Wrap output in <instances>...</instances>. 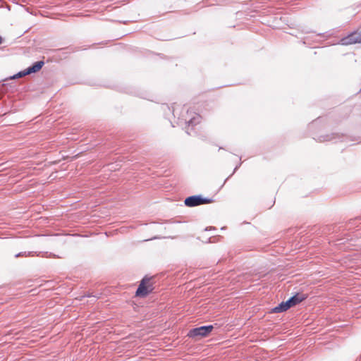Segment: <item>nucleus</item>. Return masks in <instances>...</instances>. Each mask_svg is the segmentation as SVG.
Listing matches in <instances>:
<instances>
[{"instance_id": "f257e3e1", "label": "nucleus", "mask_w": 361, "mask_h": 361, "mask_svg": "<svg viewBox=\"0 0 361 361\" xmlns=\"http://www.w3.org/2000/svg\"><path fill=\"white\" fill-rule=\"evenodd\" d=\"M152 279L153 276H149L148 275L143 276V278L140 281V283L135 291L136 297L145 298L153 293L154 286L153 282L152 281Z\"/></svg>"}, {"instance_id": "f03ea898", "label": "nucleus", "mask_w": 361, "mask_h": 361, "mask_svg": "<svg viewBox=\"0 0 361 361\" xmlns=\"http://www.w3.org/2000/svg\"><path fill=\"white\" fill-rule=\"evenodd\" d=\"M214 329V326L212 324L195 327L189 330L187 336L192 339L199 340L209 336Z\"/></svg>"}, {"instance_id": "7ed1b4c3", "label": "nucleus", "mask_w": 361, "mask_h": 361, "mask_svg": "<svg viewBox=\"0 0 361 361\" xmlns=\"http://www.w3.org/2000/svg\"><path fill=\"white\" fill-rule=\"evenodd\" d=\"M343 226L338 224L327 225L322 229V233L324 235H332L331 238L334 240L340 242V244L343 243V239L340 238L339 232L341 231Z\"/></svg>"}, {"instance_id": "20e7f679", "label": "nucleus", "mask_w": 361, "mask_h": 361, "mask_svg": "<svg viewBox=\"0 0 361 361\" xmlns=\"http://www.w3.org/2000/svg\"><path fill=\"white\" fill-rule=\"evenodd\" d=\"M361 43V30H356L340 40L342 45H350Z\"/></svg>"}, {"instance_id": "39448f33", "label": "nucleus", "mask_w": 361, "mask_h": 361, "mask_svg": "<svg viewBox=\"0 0 361 361\" xmlns=\"http://www.w3.org/2000/svg\"><path fill=\"white\" fill-rule=\"evenodd\" d=\"M312 183V182H300L298 186L300 190L298 195L301 197H306L313 192L315 189L313 188Z\"/></svg>"}, {"instance_id": "423d86ee", "label": "nucleus", "mask_w": 361, "mask_h": 361, "mask_svg": "<svg viewBox=\"0 0 361 361\" xmlns=\"http://www.w3.org/2000/svg\"><path fill=\"white\" fill-rule=\"evenodd\" d=\"M308 295L301 293H295L293 295L290 297L287 302L290 305V308L300 304L301 302L305 300Z\"/></svg>"}, {"instance_id": "0eeeda50", "label": "nucleus", "mask_w": 361, "mask_h": 361, "mask_svg": "<svg viewBox=\"0 0 361 361\" xmlns=\"http://www.w3.org/2000/svg\"><path fill=\"white\" fill-rule=\"evenodd\" d=\"M202 195H194L187 197L184 200V204L188 207H194L201 205Z\"/></svg>"}, {"instance_id": "6e6552de", "label": "nucleus", "mask_w": 361, "mask_h": 361, "mask_svg": "<svg viewBox=\"0 0 361 361\" xmlns=\"http://www.w3.org/2000/svg\"><path fill=\"white\" fill-rule=\"evenodd\" d=\"M288 309H290V305H288L287 300L282 301L278 305L273 307L271 310L270 312L271 313H280V312H283L288 310Z\"/></svg>"}, {"instance_id": "1a4fd4ad", "label": "nucleus", "mask_w": 361, "mask_h": 361, "mask_svg": "<svg viewBox=\"0 0 361 361\" xmlns=\"http://www.w3.org/2000/svg\"><path fill=\"white\" fill-rule=\"evenodd\" d=\"M44 61H40L35 63L32 66H30L25 70V73H32L39 71L43 66Z\"/></svg>"}, {"instance_id": "9d476101", "label": "nucleus", "mask_w": 361, "mask_h": 361, "mask_svg": "<svg viewBox=\"0 0 361 361\" xmlns=\"http://www.w3.org/2000/svg\"><path fill=\"white\" fill-rule=\"evenodd\" d=\"M35 252H20L15 255V257H32L35 255Z\"/></svg>"}, {"instance_id": "9b49d317", "label": "nucleus", "mask_w": 361, "mask_h": 361, "mask_svg": "<svg viewBox=\"0 0 361 361\" xmlns=\"http://www.w3.org/2000/svg\"><path fill=\"white\" fill-rule=\"evenodd\" d=\"M94 298L96 299H98L99 298V296L93 295L92 293H85L82 295L77 298V299L79 300L80 301H82L83 300V298Z\"/></svg>"}, {"instance_id": "f8f14e48", "label": "nucleus", "mask_w": 361, "mask_h": 361, "mask_svg": "<svg viewBox=\"0 0 361 361\" xmlns=\"http://www.w3.org/2000/svg\"><path fill=\"white\" fill-rule=\"evenodd\" d=\"M361 223V216H357L355 219H350L348 221V224H350L352 226L357 225V224Z\"/></svg>"}, {"instance_id": "ddd939ff", "label": "nucleus", "mask_w": 361, "mask_h": 361, "mask_svg": "<svg viewBox=\"0 0 361 361\" xmlns=\"http://www.w3.org/2000/svg\"><path fill=\"white\" fill-rule=\"evenodd\" d=\"M214 200L209 197H205L202 195L201 205L207 204L214 202Z\"/></svg>"}, {"instance_id": "4468645a", "label": "nucleus", "mask_w": 361, "mask_h": 361, "mask_svg": "<svg viewBox=\"0 0 361 361\" xmlns=\"http://www.w3.org/2000/svg\"><path fill=\"white\" fill-rule=\"evenodd\" d=\"M200 116L194 117L189 121L188 123H189V125H192V126L195 125L196 123L200 122Z\"/></svg>"}, {"instance_id": "2eb2a0df", "label": "nucleus", "mask_w": 361, "mask_h": 361, "mask_svg": "<svg viewBox=\"0 0 361 361\" xmlns=\"http://www.w3.org/2000/svg\"><path fill=\"white\" fill-rule=\"evenodd\" d=\"M28 75V73H25V71H20V72H19L18 73H17V74L14 75L12 77V78H13V79H16V78H21V77H23V76H25V75Z\"/></svg>"}, {"instance_id": "dca6fc26", "label": "nucleus", "mask_w": 361, "mask_h": 361, "mask_svg": "<svg viewBox=\"0 0 361 361\" xmlns=\"http://www.w3.org/2000/svg\"><path fill=\"white\" fill-rule=\"evenodd\" d=\"M212 230H216V228L213 227V226H209V227L205 228V229H204V231H212Z\"/></svg>"}, {"instance_id": "f3484780", "label": "nucleus", "mask_w": 361, "mask_h": 361, "mask_svg": "<svg viewBox=\"0 0 361 361\" xmlns=\"http://www.w3.org/2000/svg\"><path fill=\"white\" fill-rule=\"evenodd\" d=\"M225 183L226 182H224V183L219 188V189L216 191L215 193H217L224 187Z\"/></svg>"}, {"instance_id": "a211bd4d", "label": "nucleus", "mask_w": 361, "mask_h": 361, "mask_svg": "<svg viewBox=\"0 0 361 361\" xmlns=\"http://www.w3.org/2000/svg\"><path fill=\"white\" fill-rule=\"evenodd\" d=\"M157 238H159V237L155 236V237H154V238H150L149 240H154V239H157Z\"/></svg>"}, {"instance_id": "6ab92c4d", "label": "nucleus", "mask_w": 361, "mask_h": 361, "mask_svg": "<svg viewBox=\"0 0 361 361\" xmlns=\"http://www.w3.org/2000/svg\"><path fill=\"white\" fill-rule=\"evenodd\" d=\"M355 361H361V356L360 357L357 358Z\"/></svg>"}, {"instance_id": "aec40b11", "label": "nucleus", "mask_w": 361, "mask_h": 361, "mask_svg": "<svg viewBox=\"0 0 361 361\" xmlns=\"http://www.w3.org/2000/svg\"><path fill=\"white\" fill-rule=\"evenodd\" d=\"M2 42H3V39H2V37L0 36V44L2 43Z\"/></svg>"}, {"instance_id": "412c9836", "label": "nucleus", "mask_w": 361, "mask_h": 361, "mask_svg": "<svg viewBox=\"0 0 361 361\" xmlns=\"http://www.w3.org/2000/svg\"><path fill=\"white\" fill-rule=\"evenodd\" d=\"M211 240V238H208V241H207V243H211V240Z\"/></svg>"}]
</instances>
